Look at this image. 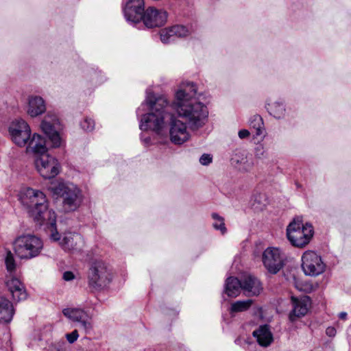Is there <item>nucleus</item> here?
Returning <instances> with one entry per match:
<instances>
[{"label":"nucleus","mask_w":351,"mask_h":351,"mask_svg":"<svg viewBox=\"0 0 351 351\" xmlns=\"http://www.w3.org/2000/svg\"><path fill=\"white\" fill-rule=\"evenodd\" d=\"M21 202L25 210L35 221L40 223L47 221L51 232V239L55 241L60 239L56 229V216L54 211L49 210L45 194L40 191L27 188L21 194Z\"/></svg>","instance_id":"f257e3e1"},{"label":"nucleus","mask_w":351,"mask_h":351,"mask_svg":"<svg viewBox=\"0 0 351 351\" xmlns=\"http://www.w3.org/2000/svg\"><path fill=\"white\" fill-rule=\"evenodd\" d=\"M171 114L169 122V139L172 143L180 145L188 141L191 134L186 124L191 130L202 128L206 122L208 111H176Z\"/></svg>","instance_id":"f03ea898"},{"label":"nucleus","mask_w":351,"mask_h":351,"mask_svg":"<svg viewBox=\"0 0 351 351\" xmlns=\"http://www.w3.org/2000/svg\"><path fill=\"white\" fill-rule=\"evenodd\" d=\"M197 93V86L193 82H182L175 92L174 99L171 103L173 109L180 110H203L207 108V104H204L195 96Z\"/></svg>","instance_id":"7ed1b4c3"},{"label":"nucleus","mask_w":351,"mask_h":351,"mask_svg":"<svg viewBox=\"0 0 351 351\" xmlns=\"http://www.w3.org/2000/svg\"><path fill=\"white\" fill-rule=\"evenodd\" d=\"M53 195L62 197L63 208L65 212L76 210L82 202L80 189L73 183L56 182L49 187Z\"/></svg>","instance_id":"20e7f679"},{"label":"nucleus","mask_w":351,"mask_h":351,"mask_svg":"<svg viewBox=\"0 0 351 351\" xmlns=\"http://www.w3.org/2000/svg\"><path fill=\"white\" fill-rule=\"evenodd\" d=\"M112 274L107 265L102 261L91 263L87 271V283L92 291H101L112 282Z\"/></svg>","instance_id":"39448f33"},{"label":"nucleus","mask_w":351,"mask_h":351,"mask_svg":"<svg viewBox=\"0 0 351 351\" xmlns=\"http://www.w3.org/2000/svg\"><path fill=\"white\" fill-rule=\"evenodd\" d=\"M13 246L19 258L29 260L39 256L43 248V243L38 237L23 234L15 239Z\"/></svg>","instance_id":"423d86ee"},{"label":"nucleus","mask_w":351,"mask_h":351,"mask_svg":"<svg viewBox=\"0 0 351 351\" xmlns=\"http://www.w3.org/2000/svg\"><path fill=\"white\" fill-rule=\"evenodd\" d=\"M313 235L311 223L303 224L302 218L297 217L287 228V236L290 243L295 247H303L307 245Z\"/></svg>","instance_id":"0eeeda50"},{"label":"nucleus","mask_w":351,"mask_h":351,"mask_svg":"<svg viewBox=\"0 0 351 351\" xmlns=\"http://www.w3.org/2000/svg\"><path fill=\"white\" fill-rule=\"evenodd\" d=\"M40 127L52 147H59L62 143L60 132L63 130V125L53 111H47L41 121Z\"/></svg>","instance_id":"6e6552de"},{"label":"nucleus","mask_w":351,"mask_h":351,"mask_svg":"<svg viewBox=\"0 0 351 351\" xmlns=\"http://www.w3.org/2000/svg\"><path fill=\"white\" fill-rule=\"evenodd\" d=\"M34 165L37 171L45 179L55 178L60 171V164L54 156L47 154L36 156Z\"/></svg>","instance_id":"1a4fd4ad"},{"label":"nucleus","mask_w":351,"mask_h":351,"mask_svg":"<svg viewBox=\"0 0 351 351\" xmlns=\"http://www.w3.org/2000/svg\"><path fill=\"white\" fill-rule=\"evenodd\" d=\"M170 114L167 111H149L141 117L139 128L141 130H151L160 134L166 125L165 119Z\"/></svg>","instance_id":"9d476101"},{"label":"nucleus","mask_w":351,"mask_h":351,"mask_svg":"<svg viewBox=\"0 0 351 351\" xmlns=\"http://www.w3.org/2000/svg\"><path fill=\"white\" fill-rule=\"evenodd\" d=\"M302 268L306 276H317L324 271L325 264L317 253L306 251L302 256Z\"/></svg>","instance_id":"9b49d317"},{"label":"nucleus","mask_w":351,"mask_h":351,"mask_svg":"<svg viewBox=\"0 0 351 351\" xmlns=\"http://www.w3.org/2000/svg\"><path fill=\"white\" fill-rule=\"evenodd\" d=\"M285 258V254L277 247H267L262 256L265 267L272 274H277L283 267Z\"/></svg>","instance_id":"f8f14e48"},{"label":"nucleus","mask_w":351,"mask_h":351,"mask_svg":"<svg viewBox=\"0 0 351 351\" xmlns=\"http://www.w3.org/2000/svg\"><path fill=\"white\" fill-rule=\"evenodd\" d=\"M9 133L17 146L24 147L30 139L31 130L26 121L16 119L9 127Z\"/></svg>","instance_id":"ddd939ff"},{"label":"nucleus","mask_w":351,"mask_h":351,"mask_svg":"<svg viewBox=\"0 0 351 351\" xmlns=\"http://www.w3.org/2000/svg\"><path fill=\"white\" fill-rule=\"evenodd\" d=\"M63 315L73 322L77 323V326L86 334L89 333L93 325L88 314L80 308H66L62 310Z\"/></svg>","instance_id":"4468645a"},{"label":"nucleus","mask_w":351,"mask_h":351,"mask_svg":"<svg viewBox=\"0 0 351 351\" xmlns=\"http://www.w3.org/2000/svg\"><path fill=\"white\" fill-rule=\"evenodd\" d=\"M145 11L144 0H125L123 5L124 17L131 24L141 21Z\"/></svg>","instance_id":"2eb2a0df"},{"label":"nucleus","mask_w":351,"mask_h":351,"mask_svg":"<svg viewBox=\"0 0 351 351\" xmlns=\"http://www.w3.org/2000/svg\"><path fill=\"white\" fill-rule=\"evenodd\" d=\"M168 14L163 10L148 7L142 16L141 21L147 28L163 26L167 20Z\"/></svg>","instance_id":"dca6fc26"},{"label":"nucleus","mask_w":351,"mask_h":351,"mask_svg":"<svg viewBox=\"0 0 351 351\" xmlns=\"http://www.w3.org/2000/svg\"><path fill=\"white\" fill-rule=\"evenodd\" d=\"M231 165L241 172L250 171L254 167V160L245 151L236 150L230 159Z\"/></svg>","instance_id":"f3484780"},{"label":"nucleus","mask_w":351,"mask_h":351,"mask_svg":"<svg viewBox=\"0 0 351 351\" xmlns=\"http://www.w3.org/2000/svg\"><path fill=\"white\" fill-rule=\"evenodd\" d=\"M293 310L290 312L289 317L291 322H295L298 318L304 316L311 304L310 297L305 295L300 298H291Z\"/></svg>","instance_id":"a211bd4d"},{"label":"nucleus","mask_w":351,"mask_h":351,"mask_svg":"<svg viewBox=\"0 0 351 351\" xmlns=\"http://www.w3.org/2000/svg\"><path fill=\"white\" fill-rule=\"evenodd\" d=\"M60 244L65 251H80L84 245V239L78 233L69 232L64 235Z\"/></svg>","instance_id":"6ab92c4d"},{"label":"nucleus","mask_w":351,"mask_h":351,"mask_svg":"<svg viewBox=\"0 0 351 351\" xmlns=\"http://www.w3.org/2000/svg\"><path fill=\"white\" fill-rule=\"evenodd\" d=\"M241 286L242 291L247 296L258 295L263 289L260 280L250 274L242 276Z\"/></svg>","instance_id":"aec40b11"},{"label":"nucleus","mask_w":351,"mask_h":351,"mask_svg":"<svg viewBox=\"0 0 351 351\" xmlns=\"http://www.w3.org/2000/svg\"><path fill=\"white\" fill-rule=\"evenodd\" d=\"M171 103L167 97L163 95H155L152 92H147L146 98L144 104L147 106L149 110H164L166 108H171Z\"/></svg>","instance_id":"412c9836"},{"label":"nucleus","mask_w":351,"mask_h":351,"mask_svg":"<svg viewBox=\"0 0 351 351\" xmlns=\"http://www.w3.org/2000/svg\"><path fill=\"white\" fill-rule=\"evenodd\" d=\"M5 284L14 300L19 302L27 298L25 286L19 279L12 277L6 280Z\"/></svg>","instance_id":"4be33fe9"},{"label":"nucleus","mask_w":351,"mask_h":351,"mask_svg":"<svg viewBox=\"0 0 351 351\" xmlns=\"http://www.w3.org/2000/svg\"><path fill=\"white\" fill-rule=\"evenodd\" d=\"M26 152L33 153L35 154V157L41 154H47V148L45 145V139L40 135L34 134L29 139Z\"/></svg>","instance_id":"5701e85b"},{"label":"nucleus","mask_w":351,"mask_h":351,"mask_svg":"<svg viewBox=\"0 0 351 351\" xmlns=\"http://www.w3.org/2000/svg\"><path fill=\"white\" fill-rule=\"evenodd\" d=\"M252 335L256 339L258 343L262 347L269 346L274 340L269 326L267 324L260 326L258 328L253 332Z\"/></svg>","instance_id":"b1692460"},{"label":"nucleus","mask_w":351,"mask_h":351,"mask_svg":"<svg viewBox=\"0 0 351 351\" xmlns=\"http://www.w3.org/2000/svg\"><path fill=\"white\" fill-rule=\"evenodd\" d=\"M242 291L241 279L235 277H229L225 283V293L229 297H237Z\"/></svg>","instance_id":"393cba45"},{"label":"nucleus","mask_w":351,"mask_h":351,"mask_svg":"<svg viewBox=\"0 0 351 351\" xmlns=\"http://www.w3.org/2000/svg\"><path fill=\"white\" fill-rule=\"evenodd\" d=\"M14 309L11 302L5 297H0V320L10 322L14 315Z\"/></svg>","instance_id":"a878e982"},{"label":"nucleus","mask_w":351,"mask_h":351,"mask_svg":"<svg viewBox=\"0 0 351 351\" xmlns=\"http://www.w3.org/2000/svg\"><path fill=\"white\" fill-rule=\"evenodd\" d=\"M249 124L251 128L255 129L256 136L263 134L264 130V123L261 115L256 114L252 116L249 120Z\"/></svg>","instance_id":"bb28decb"},{"label":"nucleus","mask_w":351,"mask_h":351,"mask_svg":"<svg viewBox=\"0 0 351 351\" xmlns=\"http://www.w3.org/2000/svg\"><path fill=\"white\" fill-rule=\"evenodd\" d=\"M253 303V300L247 299L245 300H239L231 304L230 313L243 312L250 308Z\"/></svg>","instance_id":"cd10ccee"},{"label":"nucleus","mask_w":351,"mask_h":351,"mask_svg":"<svg viewBox=\"0 0 351 351\" xmlns=\"http://www.w3.org/2000/svg\"><path fill=\"white\" fill-rule=\"evenodd\" d=\"M29 110H45L46 106L43 98L40 96L33 95L28 99Z\"/></svg>","instance_id":"c85d7f7f"},{"label":"nucleus","mask_w":351,"mask_h":351,"mask_svg":"<svg viewBox=\"0 0 351 351\" xmlns=\"http://www.w3.org/2000/svg\"><path fill=\"white\" fill-rule=\"evenodd\" d=\"M213 219V227L216 230H219L221 234L227 232V228L225 225L223 217L219 216L217 213H213L211 215Z\"/></svg>","instance_id":"c756f323"},{"label":"nucleus","mask_w":351,"mask_h":351,"mask_svg":"<svg viewBox=\"0 0 351 351\" xmlns=\"http://www.w3.org/2000/svg\"><path fill=\"white\" fill-rule=\"evenodd\" d=\"M252 201V206L255 210H263L267 203V198L263 193L255 194Z\"/></svg>","instance_id":"7c9ffc66"},{"label":"nucleus","mask_w":351,"mask_h":351,"mask_svg":"<svg viewBox=\"0 0 351 351\" xmlns=\"http://www.w3.org/2000/svg\"><path fill=\"white\" fill-rule=\"evenodd\" d=\"M173 32V39L176 37L184 38L189 36L191 33V29L184 25H175L171 27Z\"/></svg>","instance_id":"2f4dec72"},{"label":"nucleus","mask_w":351,"mask_h":351,"mask_svg":"<svg viewBox=\"0 0 351 351\" xmlns=\"http://www.w3.org/2000/svg\"><path fill=\"white\" fill-rule=\"evenodd\" d=\"M160 40L164 44H168L174 41L171 28H164L160 31Z\"/></svg>","instance_id":"473e14b6"},{"label":"nucleus","mask_w":351,"mask_h":351,"mask_svg":"<svg viewBox=\"0 0 351 351\" xmlns=\"http://www.w3.org/2000/svg\"><path fill=\"white\" fill-rule=\"evenodd\" d=\"M5 264L7 271L12 274L16 269V263L12 253L8 251L5 258Z\"/></svg>","instance_id":"72a5a7b5"},{"label":"nucleus","mask_w":351,"mask_h":351,"mask_svg":"<svg viewBox=\"0 0 351 351\" xmlns=\"http://www.w3.org/2000/svg\"><path fill=\"white\" fill-rule=\"evenodd\" d=\"M80 126L84 131L91 132L95 128V121L90 118L86 117L80 123Z\"/></svg>","instance_id":"f704fd0d"},{"label":"nucleus","mask_w":351,"mask_h":351,"mask_svg":"<svg viewBox=\"0 0 351 351\" xmlns=\"http://www.w3.org/2000/svg\"><path fill=\"white\" fill-rule=\"evenodd\" d=\"M50 351H66V343L64 341L51 343L49 346Z\"/></svg>","instance_id":"c9c22d12"},{"label":"nucleus","mask_w":351,"mask_h":351,"mask_svg":"<svg viewBox=\"0 0 351 351\" xmlns=\"http://www.w3.org/2000/svg\"><path fill=\"white\" fill-rule=\"evenodd\" d=\"M65 337L69 343H73L79 337L77 330H74L70 333H66Z\"/></svg>","instance_id":"e433bc0d"},{"label":"nucleus","mask_w":351,"mask_h":351,"mask_svg":"<svg viewBox=\"0 0 351 351\" xmlns=\"http://www.w3.org/2000/svg\"><path fill=\"white\" fill-rule=\"evenodd\" d=\"M254 154L255 156L258 158H261L265 156V149L263 144H258L256 146L254 149Z\"/></svg>","instance_id":"4c0bfd02"},{"label":"nucleus","mask_w":351,"mask_h":351,"mask_svg":"<svg viewBox=\"0 0 351 351\" xmlns=\"http://www.w3.org/2000/svg\"><path fill=\"white\" fill-rule=\"evenodd\" d=\"M213 158L210 154H204L199 158V162L204 166L208 165L212 162Z\"/></svg>","instance_id":"58836bf2"},{"label":"nucleus","mask_w":351,"mask_h":351,"mask_svg":"<svg viewBox=\"0 0 351 351\" xmlns=\"http://www.w3.org/2000/svg\"><path fill=\"white\" fill-rule=\"evenodd\" d=\"M238 136L241 139H246L250 137V132L246 129H243L239 131Z\"/></svg>","instance_id":"ea45409f"},{"label":"nucleus","mask_w":351,"mask_h":351,"mask_svg":"<svg viewBox=\"0 0 351 351\" xmlns=\"http://www.w3.org/2000/svg\"><path fill=\"white\" fill-rule=\"evenodd\" d=\"M62 278L65 281H71L75 278V275L72 271H66L63 273Z\"/></svg>","instance_id":"a19ab883"},{"label":"nucleus","mask_w":351,"mask_h":351,"mask_svg":"<svg viewBox=\"0 0 351 351\" xmlns=\"http://www.w3.org/2000/svg\"><path fill=\"white\" fill-rule=\"evenodd\" d=\"M337 331L334 327H328L326 330V334L330 337H333L336 335Z\"/></svg>","instance_id":"79ce46f5"},{"label":"nucleus","mask_w":351,"mask_h":351,"mask_svg":"<svg viewBox=\"0 0 351 351\" xmlns=\"http://www.w3.org/2000/svg\"><path fill=\"white\" fill-rule=\"evenodd\" d=\"M269 114L276 119H280L283 116L282 111H270Z\"/></svg>","instance_id":"37998d69"},{"label":"nucleus","mask_w":351,"mask_h":351,"mask_svg":"<svg viewBox=\"0 0 351 351\" xmlns=\"http://www.w3.org/2000/svg\"><path fill=\"white\" fill-rule=\"evenodd\" d=\"M29 114L32 117H36L38 116L42 115L43 113H45L46 111H27Z\"/></svg>","instance_id":"c03bdc74"},{"label":"nucleus","mask_w":351,"mask_h":351,"mask_svg":"<svg viewBox=\"0 0 351 351\" xmlns=\"http://www.w3.org/2000/svg\"><path fill=\"white\" fill-rule=\"evenodd\" d=\"M339 317L341 319H346L347 317V313L346 312H341L339 314Z\"/></svg>","instance_id":"a18cd8bd"},{"label":"nucleus","mask_w":351,"mask_h":351,"mask_svg":"<svg viewBox=\"0 0 351 351\" xmlns=\"http://www.w3.org/2000/svg\"><path fill=\"white\" fill-rule=\"evenodd\" d=\"M146 143H149L151 141L149 137H147L143 140Z\"/></svg>","instance_id":"49530a36"},{"label":"nucleus","mask_w":351,"mask_h":351,"mask_svg":"<svg viewBox=\"0 0 351 351\" xmlns=\"http://www.w3.org/2000/svg\"><path fill=\"white\" fill-rule=\"evenodd\" d=\"M296 288L301 291H306V289H302V288L300 287L298 285H296Z\"/></svg>","instance_id":"de8ad7c7"},{"label":"nucleus","mask_w":351,"mask_h":351,"mask_svg":"<svg viewBox=\"0 0 351 351\" xmlns=\"http://www.w3.org/2000/svg\"><path fill=\"white\" fill-rule=\"evenodd\" d=\"M255 346L254 343H250L249 344V346Z\"/></svg>","instance_id":"09e8293b"}]
</instances>
